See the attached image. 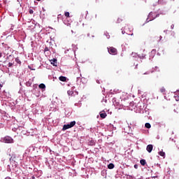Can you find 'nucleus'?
Listing matches in <instances>:
<instances>
[{"instance_id": "obj_14", "label": "nucleus", "mask_w": 179, "mask_h": 179, "mask_svg": "<svg viewBox=\"0 0 179 179\" xmlns=\"http://www.w3.org/2000/svg\"><path fill=\"white\" fill-rule=\"evenodd\" d=\"M38 87H39V89H45V85L41 83V84H40V85H38Z\"/></svg>"}, {"instance_id": "obj_21", "label": "nucleus", "mask_w": 179, "mask_h": 179, "mask_svg": "<svg viewBox=\"0 0 179 179\" xmlns=\"http://www.w3.org/2000/svg\"><path fill=\"white\" fill-rule=\"evenodd\" d=\"M29 12L30 15H33V13H34V11H33V10H31V9H30Z\"/></svg>"}, {"instance_id": "obj_1", "label": "nucleus", "mask_w": 179, "mask_h": 179, "mask_svg": "<svg viewBox=\"0 0 179 179\" xmlns=\"http://www.w3.org/2000/svg\"><path fill=\"white\" fill-rule=\"evenodd\" d=\"M76 124V121L71 122L70 124H64L63 126L62 130L66 131V129H69V128H72V127H75Z\"/></svg>"}, {"instance_id": "obj_28", "label": "nucleus", "mask_w": 179, "mask_h": 179, "mask_svg": "<svg viewBox=\"0 0 179 179\" xmlns=\"http://www.w3.org/2000/svg\"><path fill=\"white\" fill-rule=\"evenodd\" d=\"M2 86H3L2 84L0 83V90L2 88Z\"/></svg>"}, {"instance_id": "obj_20", "label": "nucleus", "mask_w": 179, "mask_h": 179, "mask_svg": "<svg viewBox=\"0 0 179 179\" xmlns=\"http://www.w3.org/2000/svg\"><path fill=\"white\" fill-rule=\"evenodd\" d=\"M13 66V63H11V62L8 63L9 68L12 67Z\"/></svg>"}, {"instance_id": "obj_34", "label": "nucleus", "mask_w": 179, "mask_h": 179, "mask_svg": "<svg viewBox=\"0 0 179 179\" xmlns=\"http://www.w3.org/2000/svg\"><path fill=\"white\" fill-rule=\"evenodd\" d=\"M159 14H157V16H159Z\"/></svg>"}, {"instance_id": "obj_3", "label": "nucleus", "mask_w": 179, "mask_h": 179, "mask_svg": "<svg viewBox=\"0 0 179 179\" xmlns=\"http://www.w3.org/2000/svg\"><path fill=\"white\" fill-rule=\"evenodd\" d=\"M3 142L4 143H13V138L10 136H6L3 138Z\"/></svg>"}, {"instance_id": "obj_36", "label": "nucleus", "mask_w": 179, "mask_h": 179, "mask_svg": "<svg viewBox=\"0 0 179 179\" xmlns=\"http://www.w3.org/2000/svg\"><path fill=\"white\" fill-rule=\"evenodd\" d=\"M171 1H175V0H171Z\"/></svg>"}, {"instance_id": "obj_26", "label": "nucleus", "mask_w": 179, "mask_h": 179, "mask_svg": "<svg viewBox=\"0 0 179 179\" xmlns=\"http://www.w3.org/2000/svg\"><path fill=\"white\" fill-rule=\"evenodd\" d=\"M162 38H163V37H162V36H159V41H160V40H162Z\"/></svg>"}, {"instance_id": "obj_32", "label": "nucleus", "mask_w": 179, "mask_h": 179, "mask_svg": "<svg viewBox=\"0 0 179 179\" xmlns=\"http://www.w3.org/2000/svg\"><path fill=\"white\" fill-rule=\"evenodd\" d=\"M144 75H148V73H144Z\"/></svg>"}, {"instance_id": "obj_29", "label": "nucleus", "mask_w": 179, "mask_h": 179, "mask_svg": "<svg viewBox=\"0 0 179 179\" xmlns=\"http://www.w3.org/2000/svg\"><path fill=\"white\" fill-rule=\"evenodd\" d=\"M1 57H2V53L0 52V58H1Z\"/></svg>"}, {"instance_id": "obj_22", "label": "nucleus", "mask_w": 179, "mask_h": 179, "mask_svg": "<svg viewBox=\"0 0 179 179\" xmlns=\"http://www.w3.org/2000/svg\"><path fill=\"white\" fill-rule=\"evenodd\" d=\"M151 53H152V54H156V50H152L151 51Z\"/></svg>"}, {"instance_id": "obj_5", "label": "nucleus", "mask_w": 179, "mask_h": 179, "mask_svg": "<svg viewBox=\"0 0 179 179\" xmlns=\"http://www.w3.org/2000/svg\"><path fill=\"white\" fill-rule=\"evenodd\" d=\"M146 150L148 152V153H152V150H153V145L150 144L147 145Z\"/></svg>"}, {"instance_id": "obj_8", "label": "nucleus", "mask_w": 179, "mask_h": 179, "mask_svg": "<svg viewBox=\"0 0 179 179\" xmlns=\"http://www.w3.org/2000/svg\"><path fill=\"white\" fill-rule=\"evenodd\" d=\"M51 64H52V65H53V66H57V64H57V59H52Z\"/></svg>"}, {"instance_id": "obj_25", "label": "nucleus", "mask_w": 179, "mask_h": 179, "mask_svg": "<svg viewBox=\"0 0 179 179\" xmlns=\"http://www.w3.org/2000/svg\"><path fill=\"white\" fill-rule=\"evenodd\" d=\"M134 169H138V165L137 164L134 165Z\"/></svg>"}, {"instance_id": "obj_17", "label": "nucleus", "mask_w": 179, "mask_h": 179, "mask_svg": "<svg viewBox=\"0 0 179 179\" xmlns=\"http://www.w3.org/2000/svg\"><path fill=\"white\" fill-rule=\"evenodd\" d=\"M64 15L66 16V17H69V12H66L64 13Z\"/></svg>"}, {"instance_id": "obj_31", "label": "nucleus", "mask_w": 179, "mask_h": 179, "mask_svg": "<svg viewBox=\"0 0 179 179\" xmlns=\"http://www.w3.org/2000/svg\"><path fill=\"white\" fill-rule=\"evenodd\" d=\"M136 68H138V64H136Z\"/></svg>"}, {"instance_id": "obj_27", "label": "nucleus", "mask_w": 179, "mask_h": 179, "mask_svg": "<svg viewBox=\"0 0 179 179\" xmlns=\"http://www.w3.org/2000/svg\"><path fill=\"white\" fill-rule=\"evenodd\" d=\"M152 15H153V13H150V14H149V16H152Z\"/></svg>"}, {"instance_id": "obj_35", "label": "nucleus", "mask_w": 179, "mask_h": 179, "mask_svg": "<svg viewBox=\"0 0 179 179\" xmlns=\"http://www.w3.org/2000/svg\"><path fill=\"white\" fill-rule=\"evenodd\" d=\"M126 106H128V104H126Z\"/></svg>"}, {"instance_id": "obj_2", "label": "nucleus", "mask_w": 179, "mask_h": 179, "mask_svg": "<svg viewBox=\"0 0 179 179\" xmlns=\"http://www.w3.org/2000/svg\"><path fill=\"white\" fill-rule=\"evenodd\" d=\"M108 51L110 55H117V49L114 47L108 48Z\"/></svg>"}, {"instance_id": "obj_6", "label": "nucleus", "mask_w": 179, "mask_h": 179, "mask_svg": "<svg viewBox=\"0 0 179 179\" xmlns=\"http://www.w3.org/2000/svg\"><path fill=\"white\" fill-rule=\"evenodd\" d=\"M159 92L161 93H162V94H166V88L164 87H162L159 89Z\"/></svg>"}, {"instance_id": "obj_9", "label": "nucleus", "mask_w": 179, "mask_h": 179, "mask_svg": "<svg viewBox=\"0 0 179 179\" xmlns=\"http://www.w3.org/2000/svg\"><path fill=\"white\" fill-rule=\"evenodd\" d=\"M99 115L101 118H106V117H107V113H100Z\"/></svg>"}, {"instance_id": "obj_16", "label": "nucleus", "mask_w": 179, "mask_h": 179, "mask_svg": "<svg viewBox=\"0 0 179 179\" xmlns=\"http://www.w3.org/2000/svg\"><path fill=\"white\" fill-rule=\"evenodd\" d=\"M67 93H68L69 96H73V91H72V90H69V91L67 92Z\"/></svg>"}, {"instance_id": "obj_4", "label": "nucleus", "mask_w": 179, "mask_h": 179, "mask_svg": "<svg viewBox=\"0 0 179 179\" xmlns=\"http://www.w3.org/2000/svg\"><path fill=\"white\" fill-rule=\"evenodd\" d=\"M173 110L177 113V114H179V102L176 101V103H174V108Z\"/></svg>"}, {"instance_id": "obj_11", "label": "nucleus", "mask_w": 179, "mask_h": 179, "mask_svg": "<svg viewBox=\"0 0 179 179\" xmlns=\"http://www.w3.org/2000/svg\"><path fill=\"white\" fill-rule=\"evenodd\" d=\"M140 163H141V166H145V164H146V160L141 159Z\"/></svg>"}, {"instance_id": "obj_23", "label": "nucleus", "mask_w": 179, "mask_h": 179, "mask_svg": "<svg viewBox=\"0 0 179 179\" xmlns=\"http://www.w3.org/2000/svg\"><path fill=\"white\" fill-rule=\"evenodd\" d=\"M139 58H145V55H139Z\"/></svg>"}, {"instance_id": "obj_33", "label": "nucleus", "mask_w": 179, "mask_h": 179, "mask_svg": "<svg viewBox=\"0 0 179 179\" xmlns=\"http://www.w3.org/2000/svg\"><path fill=\"white\" fill-rule=\"evenodd\" d=\"M36 1H38V2H40V1H41V0H36Z\"/></svg>"}, {"instance_id": "obj_19", "label": "nucleus", "mask_w": 179, "mask_h": 179, "mask_svg": "<svg viewBox=\"0 0 179 179\" xmlns=\"http://www.w3.org/2000/svg\"><path fill=\"white\" fill-rule=\"evenodd\" d=\"M47 51H50V49L48 48V47H45L44 49L45 52H47Z\"/></svg>"}, {"instance_id": "obj_15", "label": "nucleus", "mask_w": 179, "mask_h": 179, "mask_svg": "<svg viewBox=\"0 0 179 179\" xmlns=\"http://www.w3.org/2000/svg\"><path fill=\"white\" fill-rule=\"evenodd\" d=\"M15 62H17V64H22V62H20V59H19V57L15 58Z\"/></svg>"}, {"instance_id": "obj_10", "label": "nucleus", "mask_w": 179, "mask_h": 179, "mask_svg": "<svg viewBox=\"0 0 179 179\" xmlns=\"http://www.w3.org/2000/svg\"><path fill=\"white\" fill-rule=\"evenodd\" d=\"M114 168V164L110 163L108 165V169H109L110 170L113 169Z\"/></svg>"}, {"instance_id": "obj_12", "label": "nucleus", "mask_w": 179, "mask_h": 179, "mask_svg": "<svg viewBox=\"0 0 179 179\" xmlns=\"http://www.w3.org/2000/svg\"><path fill=\"white\" fill-rule=\"evenodd\" d=\"M145 128H148V129H150L152 125H150V123H145Z\"/></svg>"}, {"instance_id": "obj_7", "label": "nucleus", "mask_w": 179, "mask_h": 179, "mask_svg": "<svg viewBox=\"0 0 179 179\" xmlns=\"http://www.w3.org/2000/svg\"><path fill=\"white\" fill-rule=\"evenodd\" d=\"M59 80H60L61 82H66V77L61 76L59 78Z\"/></svg>"}, {"instance_id": "obj_13", "label": "nucleus", "mask_w": 179, "mask_h": 179, "mask_svg": "<svg viewBox=\"0 0 179 179\" xmlns=\"http://www.w3.org/2000/svg\"><path fill=\"white\" fill-rule=\"evenodd\" d=\"M159 156H162V157H164L166 156V152H163V151H160L159 152Z\"/></svg>"}, {"instance_id": "obj_30", "label": "nucleus", "mask_w": 179, "mask_h": 179, "mask_svg": "<svg viewBox=\"0 0 179 179\" xmlns=\"http://www.w3.org/2000/svg\"><path fill=\"white\" fill-rule=\"evenodd\" d=\"M162 2V0H159V3H160Z\"/></svg>"}, {"instance_id": "obj_18", "label": "nucleus", "mask_w": 179, "mask_h": 179, "mask_svg": "<svg viewBox=\"0 0 179 179\" xmlns=\"http://www.w3.org/2000/svg\"><path fill=\"white\" fill-rule=\"evenodd\" d=\"M90 145H91V146H93V145H94V141H91L90 142Z\"/></svg>"}, {"instance_id": "obj_24", "label": "nucleus", "mask_w": 179, "mask_h": 179, "mask_svg": "<svg viewBox=\"0 0 179 179\" xmlns=\"http://www.w3.org/2000/svg\"><path fill=\"white\" fill-rule=\"evenodd\" d=\"M171 29H174V24L171 25Z\"/></svg>"}]
</instances>
